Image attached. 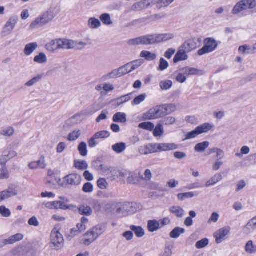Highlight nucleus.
<instances>
[{
  "label": "nucleus",
  "mask_w": 256,
  "mask_h": 256,
  "mask_svg": "<svg viewBox=\"0 0 256 256\" xmlns=\"http://www.w3.org/2000/svg\"><path fill=\"white\" fill-rule=\"evenodd\" d=\"M98 186L102 189H106L108 186V183L104 178H100L97 181Z\"/></svg>",
  "instance_id": "55"
},
{
  "label": "nucleus",
  "mask_w": 256,
  "mask_h": 256,
  "mask_svg": "<svg viewBox=\"0 0 256 256\" xmlns=\"http://www.w3.org/2000/svg\"><path fill=\"white\" fill-rule=\"evenodd\" d=\"M172 246H166L164 250L160 254L159 256H172Z\"/></svg>",
  "instance_id": "56"
},
{
  "label": "nucleus",
  "mask_w": 256,
  "mask_h": 256,
  "mask_svg": "<svg viewBox=\"0 0 256 256\" xmlns=\"http://www.w3.org/2000/svg\"><path fill=\"white\" fill-rule=\"evenodd\" d=\"M130 99V97H120L116 100H112V105L116 107H118L122 104L128 101Z\"/></svg>",
  "instance_id": "46"
},
{
  "label": "nucleus",
  "mask_w": 256,
  "mask_h": 256,
  "mask_svg": "<svg viewBox=\"0 0 256 256\" xmlns=\"http://www.w3.org/2000/svg\"><path fill=\"white\" fill-rule=\"evenodd\" d=\"M138 127L144 130L152 131L154 128V124L152 122H144L140 123L139 124Z\"/></svg>",
  "instance_id": "47"
},
{
  "label": "nucleus",
  "mask_w": 256,
  "mask_h": 256,
  "mask_svg": "<svg viewBox=\"0 0 256 256\" xmlns=\"http://www.w3.org/2000/svg\"><path fill=\"white\" fill-rule=\"evenodd\" d=\"M157 152L175 150L178 148L176 144L172 143H156Z\"/></svg>",
  "instance_id": "14"
},
{
  "label": "nucleus",
  "mask_w": 256,
  "mask_h": 256,
  "mask_svg": "<svg viewBox=\"0 0 256 256\" xmlns=\"http://www.w3.org/2000/svg\"><path fill=\"white\" fill-rule=\"evenodd\" d=\"M174 36L172 34H150L130 39L127 43L129 46H134L154 45L172 40Z\"/></svg>",
  "instance_id": "1"
},
{
  "label": "nucleus",
  "mask_w": 256,
  "mask_h": 256,
  "mask_svg": "<svg viewBox=\"0 0 256 256\" xmlns=\"http://www.w3.org/2000/svg\"><path fill=\"white\" fill-rule=\"evenodd\" d=\"M0 171V180L8 179L9 178V172L6 166H2Z\"/></svg>",
  "instance_id": "59"
},
{
  "label": "nucleus",
  "mask_w": 256,
  "mask_h": 256,
  "mask_svg": "<svg viewBox=\"0 0 256 256\" xmlns=\"http://www.w3.org/2000/svg\"><path fill=\"white\" fill-rule=\"evenodd\" d=\"M208 240L204 238L198 241L196 244V247L198 249L202 248L208 246Z\"/></svg>",
  "instance_id": "57"
},
{
  "label": "nucleus",
  "mask_w": 256,
  "mask_h": 256,
  "mask_svg": "<svg viewBox=\"0 0 256 256\" xmlns=\"http://www.w3.org/2000/svg\"><path fill=\"white\" fill-rule=\"evenodd\" d=\"M92 210L89 206L81 207V215L86 216H90L92 214Z\"/></svg>",
  "instance_id": "60"
},
{
  "label": "nucleus",
  "mask_w": 256,
  "mask_h": 256,
  "mask_svg": "<svg viewBox=\"0 0 256 256\" xmlns=\"http://www.w3.org/2000/svg\"><path fill=\"white\" fill-rule=\"evenodd\" d=\"M58 39L52 40L46 44V49L50 52H54L59 50Z\"/></svg>",
  "instance_id": "21"
},
{
  "label": "nucleus",
  "mask_w": 256,
  "mask_h": 256,
  "mask_svg": "<svg viewBox=\"0 0 256 256\" xmlns=\"http://www.w3.org/2000/svg\"><path fill=\"white\" fill-rule=\"evenodd\" d=\"M185 230L180 227H176L170 233V236L172 238H178L180 236L184 233Z\"/></svg>",
  "instance_id": "31"
},
{
  "label": "nucleus",
  "mask_w": 256,
  "mask_h": 256,
  "mask_svg": "<svg viewBox=\"0 0 256 256\" xmlns=\"http://www.w3.org/2000/svg\"><path fill=\"white\" fill-rule=\"evenodd\" d=\"M222 179V176L221 174L218 173L211 178L206 183V187H210L216 184Z\"/></svg>",
  "instance_id": "20"
},
{
  "label": "nucleus",
  "mask_w": 256,
  "mask_h": 256,
  "mask_svg": "<svg viewBox=\"0 0 256 256\" xmlns=\"http://www.w3.org/2000/svg\"><path fill=\"white\" fill-rule=\"evenodd\" d=\"M102 88L103 90L101 92L102 95H106L108 92L112 91L114 89L113 85L109 83L104 84Z\"/></svg>",
  "instance_id": "53"
},
{
  "label": "nucleus",
  "mask_w": 256,
  "mask_h": 256,
  "mask_svg": "<svg viewBox=\"0 0 256 256\" xmlns=\"http://www.w3.org/2000/svg\"><path fill=\"white\" fill-rule=\"evenodd\" d=\"M88 26L92 29L98 28L101 26L100 20L95 18H91L88 20Z\"/></svg>",
  "instance_id": "36"
},
{
  "label": "nucleus",
  "mask_w": 256,
  "mask_h": 256,
  "mask_svg": "<svg viewBox=\"0 0 256 256\" xmlns=\"http://www.w3.org/2000/svg\"><path fill=\"white\" fill-rule=\"evenodd\" d=\"M60 8L58 6L50 7L46 12L37 17L30 24V28L34 30L48 24L58 14Z\"/></svg>",
  "instance_id": "2"
},
{
  "label": "nucleus",
  "mask_w": 256,
  "mask_h": 256,
  "mask_svg": "<svg viewBox=\"0 0 256 256\" xmlns=\"http://www.w3.org/2000/svg\"><path fill=\"white\" fill-rule=\"evenodd\" d=\"M246 5L244 2L242 0L238 2L234 7L232 10V14H238L242 11L246 10Z\"/></svg>",
  "instance_id": "23"
},
{
  "label": "nucleus",
  "mask_w": 256,
  "mask_h": 256,
  "mask_svg": "<svg viewBox=\"0 0 256 256\" xmlns=\"http://www.w3.org/2000/svg\"><path fill=\"white\" fill-rule=\"evenodd\" d=\"M112 120L116 122L124 123L126 122V116L122 112H117L113 116Z\"/></svg>",
  "instance_id": "32"
},
{
  "label": "nucleus",
  "mask_w": 256,
  "mask_h": 256,
  "mask_svg": "<svg viewBox=\"0 0 256 256\" xmlns=\"http://www.w3.org/2000/svg\"><path fill=\"white\" fill-rule=\"evenodd\" d=\"M144 62L142 59H139L136 60L132 61L128 63V65L130 70V72L136 70L139 68Z\"/></svg>",
  "instance_id": "34"
},
{
  "label": "nucleus",
  "mask_w": 256,
  "mask_h": 256,
  "mask_svg": "<svg viewBox=\"0 0 256 256\" xmlns=\"http://www.w3.org/2000/svg\"><path fill=\"white\" fill-rule=\"evenodd\" d=\"M172 86V82L170 80L162 81L160 83V88L163 90H167L170 88Z\"/></svg>",
  "instance_id": "48"
},
{
  "label": "nucleus",
  "mask_w": 256,
  "mask_h": 256,
  "mask_svg": "<svg viewBox=\"0 0 256 256\" xmlns=\"http://www.w3.org/2000/svg\"><path fill=\"white\" fill-rule=\"evenodd\" d=\"M256 230V216L252 218L244 226L243 230L246 234H250Z\"/></svg>",
  "instance_id": "19"
},
{
  "label": "nucleus",
  "mask_w": 256,
  "mask_h": 256,
  "mask_svg": "<svg viewBox=\"0 0 256 256\" xmlns=\"http://www.w3.org/2000/svg\"><path fill=\"white\" fill-rule=\"evenodd\" d=\"M18 17L16 16H12L8 19L2 28V36H8L12 32L18 23Z\"/></svg>",
  "instance_id": "9"
},
{
  "label": "nucleus",
  "mask_w": 256,
  "mask_h": 256,
  "mask_svg": "<svg viewBox=\"0 0 256 256\" xmlns=\"http://www.w3.org/2000/svg\"><path fill=\"white\" fill-rule=\"evenodd\" d=\"M169 210L172 214H175L177 217L180 218H182L184 214V210L179 206H171Z\"/></svg>",
  "instance_id": "25"
},
{
  "label": "nucleus",
  "mask_w": 256,
  "mask_h": 256,
  "mask_svg": "<svg viewBox=\"0 0 256 256\" xmlns=\"http://www.w3.org/2000/svg\"><path fill=\"white\" fill-rule=\"evenodd\" d=\"M128 183L132 184H136L138 182V178L133 174L132 173H130L129 176L127 178Z\"/></svg>",
  "instance_id": "54"
},
{
  "label": "nucleus",
  "mask_w": 256,
  "mask_h": 256,
  "mask_svg": "<svg viewBox=\"0 0 256 256\" xmlns=\"http://www.w3.org/2000/svg\"><path fill=\"white\" fill-rule=\"evenodd\" d=\"M200 38H193L189 39L186 41L182 46V48H184L190 52L194 50L198 46V44L200 42Z\"/></svg>",
  "instance_id": "11"
},
{
  "label": "nucleus",
  "mask_w": 256,
  "mask_h": 256,
  "mask_svg": "<svg viewBox=\"0 0 256 256\" xmlns=\"http://www.w3.org/2000/svg\"><path fill=\"white\" fill-rule=\"evenodd\" d=\"M38 47L36 42H32L27 44L24 49V53L26 56L30 55Z\"/></svg>",
  "instance_id": "30"
},
{
  "label": "nucleus",
  "mask_w": 256,
  "mask_h": 256,
  "mask_svg": "<svg viewBox=\"0 0 256 256\" xmlns=\"http://www.w3.org/2000/svg\"><path fill=\"white\" fill-rule=\"evenodd\" d=\"M92 237H93V234L90 231H88L84 236V244L86 246H89L90 244L92 242H94L95 240H91L90 239L92 238Z\"/></svg>",
  "instance_id": "41"
},
{
  "label": "nucleus",
  "mask_w": 256,
  "mask_h": 256,
  "mask_svg": "<svg viewBox=\"0 0 256 256\" xmlns=\"http://www.w3.org/2000/svg\"><path fill=\"white\" fill-rule=\"evenodd\" d=\"M92 167L96 170L100 171L106 176L111 174L113 176L112 173L116 171V168L114 167H108L102 164L100 159H97L93 162L92 164Z\"/></svg>",
  "instance_id": "8"
},
{
  "label": "nucleus",
  "mask_w": 256,
  "mask_h": 256,
  "mask_svg": "<svg viewBox=\"0 0 256 256\" xmlns=\"http://www.w3.org/2000/svg\"><path fill=\"white\" fill-rule=\"evenodd\" d=\"M244 2V4L246 5V9H254L256 7V0H242Z\"/></svg>",
  "instance_id": "58"
},
{
  "label": "nucleus",
  "mask_w": 256,
  "mask_h": 256,
  "mask_svg": "<svg viewBox=\"0 0 256 256\" xmlns=\"http://www.w3.org/2000/svg\"><path fill=\"white\" fill-rule=\"evenodd\" d=\"M194 196V192H188L185 193H180L178 194V198L180 200H183L186 198H192Z\"/></svg>",
  "instance_id": "52"
},
{
  "label": "nucleus",
  "mask_w": 256,
  "mask_h": 256,
  "mask_svg": "<svg viewBox=\"0 0 256 256\" xmlns=\"http://www.w3.org/2000/svg\"><path fill=\"white\" fill-rule=\"evenodd\" d=\"M160 228L159 222L156 220H150L148 222V229L150 232H156Z\"/></svg>",
  "instance_id": "22"
},
{
  "label": "nucleus",
  "mask_w": 256,
  "mask_h": 256,
  "mask_svg": "<svg viewBox=\"0 0 256 256\" xmlns=\"http://www.w3.org/2000/svg\"><path fill=\"white\" fill-rule=\"evenodd\" d=\"M186 52H188L187 50H185L184 48H182V46H181L174 58V62L177 63L180 61L186 60L188 58Z\"/></svg>",
  "instance_id": "17"
},
{
  "label": "nucleus",
  "mask_w": 256,
  "mask_h": 256,
  "mask_svg": "<svg viewBox=\"0 0 256 256\" xmlns=\"http://www.w3.org/2000/svg\"><path fill=\"white\" fill-rule=\"evenodd\" d=\"M112 148L116 153L121 154L126 150V143L122 142L112 145Z\"/></svg>",
  "instance_id": "29"
},
{
  "label": "nucleus",
  "mask_w": 256,
  "mask_h": 256,
  "mask_svg": "<svg viewBox=\"0 0 256 256\" xmlns=\"http://www.w3.org/2000/svg\"><path fill=\"white\" fill-rule=\"evenodd\" d=\"M64 240L62 235L58 231L53 230L51 233V244L50 246L56 250L62 248L64 246Z\"/></svg>",
  "instance_id": "6"
},
{
  "label": "nucleus",
  "mask_w": 256,
  "mask_h": 256,
  "mask_svg": "<svg viewBox=\"0 0 256 256\" xmlns=\"http://www.w3.org/2000/svg\"><path fill=\"white\" fill-rule=\"evenodd\" d=\"M156 144H150L144 146H141L139 148V152L140 154L147 155L150 154L156 153Z\"/></svg>",
  "instance_id": "16"
},
{
  "label": "nucleus",
  "mask_w": 256,
  "mask_h": 256,
  "mask_svg": "<svg viewBox=\"0 0 256 256\" xmlns=\"http://www.w3.org/2000/svg\"><path fill=\"white\" fill-rule=\"evenodd\" d=\"M256 78V73L252 74L248 76L242 80L240 81L241 84H244L248 82H251L252 80Z\"/></svg>",
  "instance_id": "63"
},
{
  "label": "nucleus",
  "mask_w": 256,
  "mask_h": 256,
  "mask_svg": "<svg viewBox=\"0 0 256 256\" xmlns=\"http://www.w3.org/2000/svg\"><path fill=\"white\" fill-rule=\"evenodd\" d=\"M210 142H204L196 144L194 147V150L196 152H203L209 146Z\"/></svg>",
  "instance_id": "38"
},
{
  "label": "nucleus",
  "mask_w": 256,
  "mask_h": 256,
  "mask_svg": "<svg viewBox=\"0 0 256 256\" xmlns=\"http://www.w3.org/2000/svg\"><path fill=\"white\" fill-rule=\"evenodd\" d=\"M1 194L2 195V199L4 200L17 195L18 192L16 187L12 185L8 186L7 190L1 192Z\"/></svg>",
  "instance_id": "18"
},
{
  "label": "nucleus",
  "mask_w": 256,
  "mask_h": 256,
  "mask_svg": "<svg viewBox=\"0 0 256 256\" xmlns=\"http://www.w3.org/2000/svg\"><path fill=\"white\" fill-rule=\"evenodd\" d=\"M57 183L62 186H65L68 184L78 185L80 184V176L76 174H70L64 178V180L56 178Z\"/></svg>",
  "instance_id": "5"
},
{
  "label": "nucleus",
  "mask_w": 256,
  "mask_h": 256,
  "mask_svg": "<svg viewBox=\"0 0 256 256\" xmlns=\"http://www.w3.org/2000/svg\"><path fill=\"white\" fill-rule=\"evenodd\" d=\"M80 122V116L79 114H76L67 120L66 124L68 126H72L75 124H78Z\"/></svg>",
  "instance_id": "39"
},
{
  "label": "nucleus",
  "mask_w": 256,
  "mask_h": 256,
  "mask_svg": "<svg viewBox=\"0 0 256 256\" xmlns=\"http://www.w3.org/2000/svg\"><path fill=\"white\" fill-rule=\"evenodd\" d=\"M245 250L250 254L256 252V246L254 244L252 240H249L246 244Z\"/></svg>",
  "instance_id": "40"
},
{
  "label": "nucleus",
  "mask_w": 256,
  "mask_h": 256,
  "mask_svg": "<svg viewBox=\"0 0 256 256\" xmlns=\"http://www.w3.org/2000/svg\"><path fill=\"white\" fill-rule=\"evenodd\" d=\"M182 71L185 72V74H186L187 76L202 75L204 74V72L202 70L188 66L183 68Z\"/></svg>",
  "instance_id": "26"
},
{
  "label": "nucleus",
  "mask_w": 256,
  "mask_h": 256,
  "mask_svg": "<svg viewBox=\"0 0 256 256\" xmlns=\"http://www.w3.org/2000/svg\"><path fill=\"white\" fill-rule=\"evenodd\" d=\"M79 224H78L76 225L77 229L76 228H73L70 230V233H67L66 234V238L68 240H70L72 238H74L76 236H77L79 234V230H80V228H79Z\"/></svg>",
  "instance_id": "42"
},
{
  "label": "nucleus",
  "mask_w": 256,
  "mask_h": 256,
  "mask_svg": "<svg viewBox=\"0 0 256 256\" xmlns=\"http://www.w3.org/2000/svg\"><path fill=\"white\" fill-rule=\"evenodd\" d=\"M164 116L162 107V105H160L154 107L144 114L143 118L148 120H156L162 118Z\"/></svg>",
  "instance_id": "4"
},
{
  "label": "nucleus",
  "mask_w": 256,
  "mask_h": 256,
  "mask_svg": "<svg viewBox=\"0 0 256 256\" xmlns=\"http://www.w3.org/2000/svg\"><path fill=\"white\" fill-rule=\"evenodd\" d=\"M182 70L183 68H182L174 73V74L176 75V81L180 83H184L186 80L187 74Z\"/></svg>",
  "instance_id": "27"
},
{
  "label": "nucleus",
  "mask_w": 256,
  "mask_h": 256,
  "mask_svg": "<svg viewBox=\"0 0 256 256\" xmlns=\"http://www.w3.org/2000/svg\"><path fill=\"white\" fill-rule=\"evenodd\" d=\"M24 235L22 234H16L10 236L8 238L3 240L0 242V248H2L8 244H12L22 240Z\"/></svg>",
  "instance_id": "12"
},
{
  "label": "nucleus",
  "mask_w": 256,
  "mask_h": 256,
  "mask_svg": "<svg viewBox=\"0 0 256 256\" xmlns=\"http://www.w3.org/2000/svg\"><path fill=\"white\" fill-rule=\"evenodd\" d=\"M58 48L60 49H73L77 47L78 43L76 42L65 38L58 39Z\"/></svg>",
  "instance_id": "10"
},
{
  "label": "nucleus",
  "mask_w": 256,
  "mask_h": 256,
  "mask_svg": "<svg viewBox=\"0 0 256 256\" xmlns=\"http://www.w3.org/2000/svg\"><path fill=\"white\" fill-rule=\"evenodd\" d=\"M230 228H222L214 233V236L217 244H220L224 238L230 233Z\"/></svg>",
  "instance_id": "15"
},
{
  "label": "nucleus",
  "mask_w": 256,
  "mask_h": 256,
  "mask_svg": "<svg viewBox=\"0 0 256 256\" xmlns=\"http://www.w3.org/2000/svg\"><path fill=\"white\" fill-rule=\"evenodd\" d=\"M44 74H38L36 76L34 77L32 79H30V80L27 82L25 84V86L28 87H30L33 86L34 85L36 84L39 82L42 78L44 77Z\"/></svg>",
  "instance_id": "28"
},
{
  "label": "nucleus",
  "mask_w": 256,
  "mask_h": 256,
  "mask_svg": "<svg viewBox=\"0 0 256 256\" xmlns=\"http://www.w3.org/2000/svg\"><path fill=\"white\" fill-rule=\"evenodd\" d=\"M213 128V125L210 123H204L196 128L199 134L209 132Z\"/></svg>",
  "instance_id": "24"
},
{
  "label": "nucleus",
  "mask_w": 256,
  "mask_h": 256,
  "mask_svg": "<svg viewBox=\"0 0 256 256\" xmlns=\"http://www.w3.org/2000/svg\"><path fill=\"white\" fill-rule=\"evenodd\" d=\"M14 130L12 128L9 127L2 130L0 134L6 136H10L13 134Z\"/></svg>",
  "instance_id": "64"
},
{
  "label": "nucleus",
  "mask_w": 256,
  "mask_h": 256,
  "mask_svg": "<svg viewBox=\"0 0 256 256\" xmlns=\"http://www.w3.org/2000/svg\"><path fill=\"white\" fill-rule=\"evenodd\" d=\"M34 62L40 64H44L47 62L46 56L44 53L41 52L34 57Z\"/></svg>",
  "instance_id": "45"
},
{
  "label": "nucleus",
  "mask_w": 256,
  "mask_h": 256,
  "mask_svg": "<svg viewBox=\"0 0 256 256\" xmlns=\"http://www.w3.org/2000/svg\"><path fill=\"white\" fill-rule=\"evenodd\" d=\"M153 130V134L156 137L161 136L164 133V128L161 124H158Z\"/></svg>",
  "instance_id": "43"
},
{
  "label": "nucleus",
  "mask_w": 256,
  "mask_h": 256,
  "mask_svg": "<svg viewBox=\"0 0 256 256\" xmlns=\"http://www.w3.org/2000/svg\"><path fill=\"white\" fill-rule=\"evenodd\" d=\"M106 230V226L104 224H99L92 228L90 231L93 234L91 240H96Z\"/></svg>",
  "instance_id": "13"
},
{
  "label": "nucleus",
  "mask_w": 256,
  "mask_h": 256,
  "mask_svg": "<svg viewBox=\"0 0 256 256\" xmlns=\"http://www.w3.org/2000/svg\"><path fill=\"white\" fill-rule=\"evenodd\" d=\"M168 66L169 64L168 62L164 58H162L160 60V64L158 70L159 71H164L168 67Z\"/></svg>",
  "instance_id": "51"
},
{
  "label": "nucleus",
  "mask_w": 256,
  "mask_h": 256,
  "mask_svg": "<svg viewBox=\"0 0 256 256\" xmlns=\"http://www.w3.org/2000/svg\"><path fill=\"white\" fill-rule=\"evenodd\" d=\"M198 135H199V134H198V132L196 129V128L194 129V130L190 132H188L186 135V138H185L183 140H190V139H192V138H195Z\"/></svg>",
  "instance_id": "62"
},
{
  "label": "nucleus",
  "mask_w": 256,
  "mask_h": 256,
  "mask_svg": "<svg viewBox=\"0 0 256 256\" xmlns=\"http://www.w3.org/2000/svg\"><path fill=\"white\" fill-rule=\"evenodd\" d=\"M110 136V134L108 131L102 130L96 132L94 134V138H97V139L106 138L109 137Z\"/></svg>",
  "instance_id": "50"
},
{
  "label": "nucleus",
  "mask_w": 256,
  "mask_h": 256,
  "mask_svg": "<svg viewBox=\"0 0 256 256\" xmlns=\"http://www.w3.org/2000/svg\"><path fill=\"white\" fill-rule=\"evenodd\" d=\"M216 41L213 38H206L204 40V46L199 50L198 54L199 56L214 52L218 47Z\"/></svg>",
  "instance_id": "3"
},
{
  "label": "nucleus",
  "mask_w": 256,
  "mask_h": 256,
  "mask_svg": "<svg viewBox=\"0 0 256 256\" xmlns=\"http://www.w3.org/2000/svg\"><path fill=\"white\" fill-rule=\"evenodd\" d=\"M101 21L105 25H110L112 24L110 14H103L100 17Z\"/></svg>",
  "instance_id": "44"
},
{
  "label": "nucleus",
  "mask_w": 256,
  "mask_h": 256,
  "mask_svg": "<svg viewBox=\"0 0 256 256\" xmlns=\"http://www.w3.org/2000/svg\"><path fill=\"white\" fill-rule=\"evenodd\" d=\"M130 229L135 233L136 236L138 238H142L145 234L144 230L141 226H131Z\"/></svg>",
  "instance_id": "35"
},
{
  "label": "nucleus",
  "mask_w": 256,
  "mask_h": 256,
  "mask_svg": "<svg viewBox=\"0 0 256 256\" xmlns=\"http://www.w3.org/2000/svg\"><path fill=\"white\" fill-rule=\"evenodd\" d=\"M164 114L167 115L174 112L176 109V106L174 104H166L162 105Z\"/></svg>",
  "instance_id": "37"
},
{
  "label": "nucleus",
  "mask_w": 256,
  "mask_h": 256,
  "mask_svg": "<svg viewBox=\"0 0 256 256\" xmlns=\"http://www.w3.org/2000/svg\"><path fill=\"white\" fill-rule=\"evenodd\" d=\"M130 72V70L128 66L126 64L118 68L113 70L111 72L105 76L104 78L106 80L115 78L122 77Z\"/></svg>",
  "instance_id": "7"
},
{
  "label": "nucleus",
  "mask_w": 256,
  "mask_h": 256,
  "mask_svg": "<svg viewBox=\"0 0 256 256\" xmlns=\"http://www.w3.org/2000/svg\"><path fill=\"white\" fill-rule=\"evenodd\" d=\"M0 214L4 217H9L11 212L9 209L6 208L4 206H0Z\"/></svg>",
  "instance_id": "61"
},
{
  "label": "nucleus",
  "mask_w": 256,
  "mask_h": 256,
  "mask_svg": "<svg viewBox=\"0 0 256 256\" xmlns=\"http://www.w3.org/2000/svg\"><path fill=\"white\" fill-rule=\"evenodd\" d=\"M161 122L163 123L166 126H170L175 123L176 118L173 116H168L163 118Z\"/></svg>",
  "instance_id": "49"
},
{
  "label": "nucleus",
  "mask_w": 256,
  "mask_h": 256,
  "mask_svg": "<svg viewBox=\"0 0 256 256\" xmlns=\"http://www.w3.org/2000/svg\"><path fill=\"white\" fill-rule=\"evenodd\" d=\"M141 58H144L148 61H152L156 59V55L150 52L147 50H143L140 54Z\"/></svg>",
  "instance_id": "33"
}]
</instances>
